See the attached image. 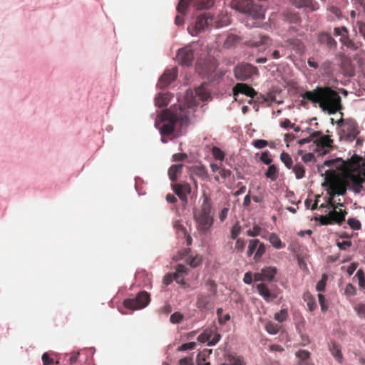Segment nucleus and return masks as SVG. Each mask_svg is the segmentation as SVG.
<instances>
[{
	"instance_id": "nucleus-1",
	"label": "nucleus",
	"mask_w": 365,
	"mask_h": 365,
	"mask_svg": "<svg viewBox=\"0 0 365 365\" xmlns=\"http://www.w3.org/2000/svg\"><path fill=\"white\" fill-rule=\"evenodd\" d=\"M209 98V93L205 90L204 85L200 86L195 90H187L184 96L183 106H175L172 109L163 110L160 115V120L163 125L160 129V134L164 135H171L178 122L180 125H185L188 121L190 112L185 109L192 108L198 105L199 101H205Z\"/></svg>"
},
{
	"instance_id": "nucleus-2",
	"label": "nucleus",
	"mask_w": 365,
	"mask_h": 365,
	"mask_svg": "<svg viewBox=\"0 0 365 365\" xmlns=\"http://www.w3.org/2000/svg\"><path fill=\"white\" fill-rule=\"evenodd\" d=\"M347 188V183L346 182L344 176L341 179L334 181L330 184L329 189L327 190L329 197L327 200V204H322L320 207L331 208V210L329 212L328 215L320 216L319 221L322 225L333 224L341 225V224L345 220V216L347 212L345 209H340L339 211L336 210L337 206L334 204V197L336 195H345Z\"/></svg>"
},
{
	"instance_id": "nucleus-3",
	"label": "nucleus",
	"mask_w": 365,
	"mask_h": 365,
	"mask_svg": "<svg viewBox=\"0 0 365 365\" xmlns=\"http://www.w3.org/2000/svg\"><path fill=\"white\" fill-rule=\"evenodd\" d=\"M304 100L319 106L329 114H334L342 108L341 99L339 93L329 86H317L313 91H308L301 95Z\"/></svg>"
},
{
	"instance_id": "nucleus-4",
	"label": "nucleus",
	"mask_w": 365,
	"mask_h": 365,
	"mask_svg": "<svg viewBox=\"0 0 365 365\" xmlns=\"http://www.w3.org/2000/svg\"><path fill=\"white\" fill-rule=\"evenodd\" d=\"M194 219L201 228H210L214 222V211L209 196L204 194L200 207L193 211Z\"/></svg>"
},
{
	"instance_id": "nucleus-5",
	"label": "nucleus",
	"mask_w": 365,
	"mask_h": 365,
	"mask_svg": "<svg viewBox=\"0 0 365 365\" xmlns=\"http://www.w3.org/2000/svg\"><path fill=\"white\" fill-rule=\"evenodd\" d=\"M224 18L223 21H215L210 13H204L197 16L193 26H189L187 27V31L192 36H197L199 33L205 31L210 26L218 28L229 24V17L225 16Z\"/></svg>"
},
{
	"instance_id": "nucleus-6",
	"label": "nucleus",
	"mask_w": 365,
	"mask_h": 365,
	"mask_svg": "<svg viewBox=\"0 0 365 365\" xmlns=\"http://www.w3.org/2000/svg\"><path fill=\"white\" fill-rule=\"evenodd\" d=\"M230 5L233 9L247 13L255 19H262L264 18L265 9L263 6L258 4H253L248 0H231Z\"/></svg>"
},
{
	"instance_id": "nucleus-7",
	"label": "nucleus",
	"mask_w": 365,
	"mask_h": 365,
	"mask_svg": "<svg viewBox=\"0 0 365 365\" xmlns=\"http://www.w3.org/2000/svg\"><path fill=\"white\" fill-rule=\"evenodd\" d=\"M337 125L340 128L339 135L341 140L351 143L359 134L358 125L353 119L341 118L337 121Z\"/></svg>"
},
{
	"instance_id": "nucleus-8",
	"label": "nucleus",
	"mask_w": 365,
	"mask_h": 365,
	"mask_svg": "<svg viewBox=\"0 0 365 365\" xmlns=\"http://www.w3.org/2000/svg\"><path fill=\"white\" fill-rule=\"evenodd\" d=\"M344 177L347 186L355 193H359L362 190V184L365 182V172H345Z\"/></svg>"
},
{
	"instance_id": "nucleus-9",
	"label": "nucleus",
	"mask_w": 365,
	"mask_h": 365,
	"mask_svg": "<svg viewBox=\"0 0 365 365\" xmlns=\"http://www.w3.org/2000/svg\"><path fill=\"white\" fill-rule=\"evenodd\" d=\"M334 35L340 36L339 41L341 43L352 51H356L361 46L360 41L350 38L349 30L345 26L335 27Z\"/></svg>"
},
{
	"instance_id": "nucleus-10",
	"label": "nucleus",
	"mask_w": 365,
	"mask_h": 365,
	"mask_svg": "<svg viewBox=\"0 0 365 365\" xmlns=\"http://www.w3.org/2000/svg\"><path fill=\"white\" fill-rule=\"evenodd\" d=\"M150 301V294L145 291H142L135 298L125 299L123 305L127 309L136 310L147 307Z\"/></svg>"
},
{
	"instance_id": "nucleus-11",
	"label": "nucleus",
	"mask_w": 365,
	"mask_h": 365,
	"mask_svg": "<svg viewBox=\"0 0 365 365\" xmlns=\"http://www.w3.org/2000/svg\"><path fill=\"white\" fill-rule=\"evenodd\" d=\"M257 68L248 63H241L237 64L234 69L235 78L242 81H245L257 74Z\"/></svg>"
},
{
	"instance_id": "nucleus-12",
	"label": "nucleus",
	"mask_w": 365,
	"mask_h": 365,
	"mask_svg": "<svg viewBox=\"0 0 365 365\" xmlns=\"http://www.w3.org/2000/svg\"><path fill=\"white\" fill-rule=\"evenodd\" d=\"M212 295L200 292L197 295L196 307L200 311H207L213 309L214 299Z\"/></svg>"
},
{
	"instance_id": "nucleus-13",
	"label": "nucleus",
	"mask_w": 365,
	"mask_h": 365,
	"mask_svg": "<svg viewBox=\"0 0 365 365\" xmlns=\"http://www.w3.org/2000/svg\"><path fill=\"white\" fill-rule=\"evenodd\" d=\"M221 339L220 334L215 329H207L197 336V340L201 343L207 342L208 346L215 345Z\"/></svg>"
},
{
	"instance_id": "nucleus-14",
	"label": "nucleus",
	"mask_w": 365,
	"mask_h": 365,
	"mask_svg": "<svg viewBox=\"0 0 365 365\" xmlns=\"http://www.w3.org/2000/svg\"><path fill=\"white\" fill-rule=\"evenodd\" d=\"M232 91L235 101H240L239 98L240 95H245L250 98H254L257 95V92L252 86L243 83H237L233 87Z\"/></svg>"
},
{
	"instance_id": "nucleus-15",
	"label": "nucleus",
	"mask_w": 365,
	"mask_h": 365,
	"mask_svg": "<svg viewBox=\"0 0 365 365\" xmlns=\"http://www.w3.org/2000/svg\"><path fill=\"white\" fill-rule=\"evenodd\" d=\"M177 59L181 65L190 66L194 59L193 50L190 46L179 49L177 53Z\"/></svg>"
},
{
	"instance_id": "nucleus-16",
	"label": "nucleus",
	"mask_w": 365,
	"mask_h": 365,
	"mask_svg": "<svg viewBox=\"0 0 365 365\" xmlns=\"http://www.w3.org/2000/svg\"><path fill=\"white\" fill-rule=\"evenodd\" d=\"M277 273V269L274 267H267L261 269L260 272L254 274L255 282L267 281L271 282L274 278Z\"/></svg>"
},
{
	"instance_id": "nucleus-17",
	"label": "nucleus",
	"mask_w": 365,
	"mask_h": 365,
	"mask_svg": "<svg viewBox=\"0 0 365 365\" xmlns=\"http://www.w3.org/2000/svg\"><path fill=\"white\" fill-rule=\"evenodd\" d=\"M177 77V69L166 70L160 76L158 85L160 88H164L170 85Z\"/></svg>"
},
{
	"instance_id": "nucleus-18",
	"label": "nucleus",
	"mask_w": 365,
	"mask_h": 365,
	"mask_svg": "<svg viewBox=\"0 0 365 365\" xmlns=\"http://www.w3.org/2000/svg\"><path fill=\"white\" fill-rule=\"evenodd\" d=\"M176 195L185 202H187V195L191 192V186L187 182L177 183L173 185Z\"/></svg>"
},
{
	"instance_id": "nucleus-19",
	"label": "nucleus",
	"mask_w": 365,
	"mask_h": 365,
	"mask_svg": "<svg viewBox=\"0 0 365 365\" xmlns=\"http://www.w3.org/2000/svg\"><path fill=\"white\" fill-rule=\"evenodd\" d=\"M363 160L361 157L354 155L345 163L346 172L364 171L361 168Z\"/></svg>"
},
{
	"instance_id": "nucleus-20",
	"label": "nucleus",
	"mask_w": 365,
	"mask_h": 365,
	"mask_svg": "<svg viewBox=\"0 0 365 365\" xmlns=\"http://www.w3.org/2000/svg\"><path fill=\"white\" fill-rule=\"evenodd\" d=\"M270 42L271 40L269 36L259 34L247 41L245 43L250 47H259L262 45H269Z\"/></svg>"
},
{
	"instance_id": "nucleus-21",
	"label": "nucleus",
	"mask_w": 365,
	"mask_h": 365,
	"mask_svg": "<svg viewBox=\"0 0 365 365\" xmlns=\"http://www.w3.org/2000/svg\"><path fill=\"white\" fill-rule=\"evenodd\" d=\"M190 251V249H185L184 250L180 251L179 252L180 258H185V262L187 264L192 267H196L201 263L202 257L200 255H196L195 257L188 256Z\"/></svg>"
},
{
	"instance_id": "nucleus-22",
	"label": "nucleus",
	"mask_w": 365,
	"mask_h": 365,
	"mask_svg": "<svg viewBox=\"0 0 365 365\" xmlns=\"http://www.w3.org/2000/svg\"><path fill=\"white\" fill-rule=\"evenodd\" d=\"M256 288L259 294L267 302H272L277 297V295L274 293H272L267 286L264 283L258 284Z\"/></svg>"
},
{
	"instance_id": "nucleus-23",
	"label": "nucleus",
	"mask_w": 365,
	"mask_h": 365,
	"mask_svg": "<svg viewBox=\"0 0 365 365\" xmlns=\"http://www.w3.org/2000/svg\"><path fill=\"white\" fill-rule=\"evenodd\" d=\"M188 269L183 264H178L175 272L173 274V279L182 286L186 287L187 284L184 281V277L187 274Z\"/></svg>"
},
{
	"instance_id": "nucleus-24",
	"label": "nucleus",
	"mask_w": 365,
	"mask_h": 365,
	"mask_svg": "<svg viewBox=\"0 0 365 365\" xmlns=\"http://www.w3.org/2000/svg\"><path fill=\"white\" fill-rule=\"evenodd\" d=\"M318 41L320 43L324 44L330 48L336 47V41L328 32H322L319 34Z\"/></svg>"
},
{
	"instance_id": "nucleus-25",
	"label": "nucleus",
	"mask_w": 365,
	"mask_h": 365,
	"mask_svg": "<svg viewBox=\"0 0 365 365\" xmlns=\"http://www.w3.org/2000/svg\"><path fill=\"white\" fill-rule=\"evenodd\" d=\"M286 44L291 46L297 53L302 54L305 51V46L300 39L289 38L286 41Z\"/></svg>"
},
{
	"instance_id": "nucleus-26",
	"label": "nucleus",
	"mask_w": 365,
	"mask_h": 365,
	"mask_svg": "<svg viewBox=\"0 0 365 365\" xmlns=\"http://www.w3.org/2000/svg\"><path fill=\"white\" fill-rule=\"evenodd\" d=\"M317 148H322L324 149V153H326L329 151V148L331 146L333 140L329 135H322L314 140Z\"/></svg>"
},
{
	"instance_id": "nucleus-27",
	"label": "nucleus",
	"mask_w": 365,
	"mask_h": 365,
	"mask_svg": "<svg viewBox=\"0 0 365 365\" xmlns=\"http://www.w3.org/2000/svg\"><path fill=\"white\" fill-rule=\"evenodd\" d=\"M190 170L192 174L198 176L203 180H207L209 179L207 170L203 165L191 166Z\"/></svg>"
},
{
	"instance_id": "nucleus-28",
	"label": "nucleus",
	"mask_w": 365,
	"mask_h": 365,
	"mask_svg": "<svg viewBox=\"0 0 365 365\" xmlns=\"http://www.w3.org/2000/svg\"><path fill=\"white\" fill-rule=\"evenodd\" d=\"M295 355L299 359L297 365H313L312 363L308 361V359L310 357V353L308 351L299 350Z\"/></svg>"
},
{
	"instance_id": "nucleus-29",
	"label": "nucleus",
	"mask_w": 365,
	"mask_h": 365,
	"mask_svg": "<svg viewBox=\"0 0 365 365\" xmlns=\"http://www.w3.org/2000/svg\"><path fill=\"white\" fill-rule=\"evenodd\" d=\"M182 164L172 165L168 170V175L171 181L175 182L178 179V175L182 173Z\"/></svg>"
},
{
	"instance_id": "nucleus-30",
	"label": "nucleus",
	"mask_w": 365,
	"mask_h": 365,
	"mask_svg": "<svg viewBox=\"0 0 365 365\" xmlns=\"http://www.w3.org/2000/svg\"><path fill=\"white\" fill-rule=\"evenodd\" d=\"M240 41V38L233 34H230L227 36L226 39L224 42V47L226 48H230L236 46Z\"/></svg>"
},
{
	"instance_id": "nucleus-31",
	"label": "nucleus",
	"mask_w": 365,
	"mask_h": 365,
	"mask_svg": "<svg viewBox=\"0 0 365 365\" xmlns=\"http://www.w3.org/2000/svg\"><path fill=\"white\" fill-rule=\"evenodd\" d=\"M194 7L197 10L207 9L214 4V0H192Z\"/></svg>"
},
{
	"instance_id": "nucleus-32",
	"label": "nucleus",
	"mask_w": 365,
	"mask_h": 365,
	"mask_svg": "<svg viewBox=\"0 0 365 365\" xmlns=\"http://www.w3.org/2000/svg\"><path fill=\"white\" fill-rule=\"evenodd\" d=\"M303 299L307 302L309 311L313 312L317 308V303L314 296L309 292L304 293Z\"/></svg>"
},
{
	"instance_id": "nucleus-33",
	"label": "nucleus",
	"mask_w": 365,
	"mask_h": 365,
	"mask_svg": "<svg viewBox=\"0 0 365 365\" xmlns=\"http://www.w3.org/2000/svg\"><path fill=\"white\" fill-rule=\"evenodd\" d=\"M170 101L169 95L168 93H160L155 98V104L158 108L166 106Z\"/></svg>"
},
{
	"instance_id": "nucleus-34",
	"label": "nucleus",
	"mask_w": 365,
	"mask_h": 365,
	"mask_svg": "<svg viewBox=\"0 0 365 365\" xmlns=\"http://www.w3.org/2000/svg\"><path fill=\"white\" fill-rule=\"evenodd\" d=\"M330 351L332 356L338 361L340 364L342 363V353L339 345L336 343H332L329 347Z\"/></svg>"
},
{
	"instance_id": "nucleus-35",
	"label": "nucleus",
	"mask_w": 365,
	"mask_h": 365,
	"mask_svg": "<svg viewBox=\"0 0 365 365\" xmlns=\"http://www.w3.org/2000/svg\"><path fill=\"white\" fill-rule=\"evenodd\" d=\"M294 4L297 7H306L311 11L317 9L316 2L314 0H295Z\"/></svg>"
},
{
	"instance_id": "nucleus-36",
	"label": "nucleus",
	"mask_w": 365,
	"mask_h": 365,
	"mask_svg": "<svg viewBox=\"0 0 365 365\" xmlns=\"http://www.w3.org/2000/svg\"><path fill=\"white\" fill-rule=\"evenodd\" d=\"M227 363H223L221 365H246L243 358L240 356L229 355L227 356Z\"/></svg>"
},
{
	"instance_id": "nucleus-37",
	"label": "nucleus",
	"mask_w": 365,
	"mask_h": 365,
	"mask_svg": "<svg viewBox=\"0 0 365 365\" xmlns=\"http://www.w3.org/2000/svg\"><path fill=\"white\" fill-rule=\"evenodd\" d=\"M278 170L275 165H269L267 170L265 172L266 178L272 181H275L278 178Z\"/></svg>"
},
{
	"instance_id": "nucleus-38",
	"label": "nucleus",
	"mask_w": 365,
	"mask_h": 365,
	"mask_svg": "<svg viewBox=\"0 0 365 365\" xmlns=\"http://www.w3.org/2000/svg\"><path fill=\"white\" fill-rule=\"evenodd\" d=\"M191 2H192V0H180L176 7L177 12L181 15H185Z\"/></svg>"
},
{
	"instance_id": "nucleus-39",
	"label": "nucleus",
	"mask_w": 365,
	"mask_h": 365,
	"mask_svg": "<svg viewBox=\"0 0 365 365\" xmlns=\"http://www.w3.org/2000/svg\"><path fill=\"white\" fill-rule=\"evenodd\" d=\"M292 168L297 179H302L304 177L305 168L302 164L297 163L294 166H292Z\"/></svg>"
},
{
	"instance_id": "nucleus-40",
	"label": "nucleus",
	"mask_w": 365,
	"mask_h": 365,
	"mask_svg": "<svg viewBox=\"0 0 365 365\" xmlns=\"http://www.w3.org/2000/svg\"><path fill=\"white\" fill-rule=\"evenodd\" d=\"M177 237L179 239H185L187 246L191 245L192 240L190 234L187 232V230H178Z\"/></svg>"
},
{
	"instance_id": "nucleus-41",
	"label": "nucleus",
	"mask_w": 365,
	"mask_h": 365,
	"mask_svg": "<svg viewBox=\"0 0 365 365\" xmlns=\"http://www.w3.org/2000/svg\"><path fill=\"white\" fill-rule=\"evenodd\" d=\"M280 326L273 322H268L265 325L266 331L270 334H276L279 332Z\"/></svg>"
},
{
	"instance_id": "nucleus-42",
	"label": "nucleus",
	"mask_w": 365,
	"mask_h": 365,
	"mask_svg": "<svg viewBox=\"0 0 365 365\" xmlns=\"http://www.w3.org/2000/svg\"><path fill=\"white\" fill-rule=\"evenodd\" d=\"M280 160L288 169L292 168L293 161L291 156L287 153L282 152L280 155Z\"/></svg>"
},
{
	"instance_id": "nucleus-43",
	"label": "nucleus",
	"mask_w": 365,
	"mask_h": 365,
	"mask_svg": "<svg viewBox=\"0 0 365 365\" xmlns=\"http://www.w3.org/2000/svg\"><path fill=\"white\" fill-rule=\"evenodd\" d=\"M269 242L277 249L285 247V244L282 243L279 237L275 234H272L269 236Z\"/></svg>"
},
{
	"instance_id": "nucleus-44",
	"label": "nucleus",
	"mask_w": 365,
	"mask_h": 365,
	"mask_svg": "<svg viewBox=\"0 0 365 365\" xmlns=\"http://www.w3.org/2000/svg\"><path fill=\"white\" fill-rule=\"evenodd\" d=\"M264 253H265V246L264 245L263 243H260L259 242V245L257 246V251L254 256L255 261L259 262Z\"/></svg>"
},
{
	"instance_id": "nucleus-45",
	"label": "nucleus",
	"mask_w": 365,
	"mask_h": 365,
	"mask_svg": "<svg viewBox=\"0 0 365 365\" xmlns=\"http://www.w3.org/2000/svg\"><path fill=\"white\" fill-rule=\"evenodd\" d=\"M222 308H218L216 312L218 317V321L220 324H225L227 321L230 319V316L229 314L222 315Z\"/></svg>"
},
{
	"instance_id": "nucleus-46",
	"label": "nucleus",
	"mask_w": 365,
	"mask_h": 365,
	"mask_svg": "<svg viewBox=\"0 0 365 365\" xmlns=\"http://www.w3.org/2000/svg\"><path fill=\"white\" fill-rule=\"evenodd\" d=\"M218 174V175H216L215 177V180L217 182L220 181V177L224 180L230 178L232 174V172L228 169L222 168L219 170Z\"/></svg>"
},
{
	"instance_id": "nucleus-47",
	"label": "nucleus",
	"mask_w": 365,
	"mask_h": 365,
	"mask_svg": "<svg viewBox=\"0 0 365 365\" xmlns=\"http://www.w3.org/2000/svg\"><path fill=\"white\" fill-rule=\"evenodd\" d=\"M288 312L287 309H282L280 312L275 313L274 319L279 322H283L287 319Z\"/></svg>"
},
{
	"instance_id": "nucleus-48",
	"label": "nucleus",
	"mask_w": 365,
	"mask_h": 365,
	"mask_svg": "<svg viewBox=\"0 0 365 365\" xmlns=\"http://www.w3.org/2000/svg\"><path fill=\"white\" fill-rule=\"evenodd\" d=\"M327 279H328L327 274H323L322 276V279L317 282V286H316V289L318 292H322L325 289Z\"/></svg>"
},
{
	"instance_id": "nucleus-49",
	"label": "nucleus",
	"mask_w": 365,
	"mask_h": 365,
	"mask_svg": "<svg viewBox=\"0 0 365 365\" xmlns=\"http://www.w3.org/2000/svg\"><path fill=\"white\" fill-rule=\"evenodd\" d=\"M259 245V240L254 239L251 240L249 242L247 255L251 256L253 255L255 251H257V246Z\"/></svg>"
},
{
	"instance_id": "nucleus-50",
	"label": "nucleus",
	"mask_w": 365,
	"mask_h": 365,
	"mask_svg": "<svg viewBox=\"0 0 365 365\" xmlns=\"http://www.w3.org/2000/svg\"><path fill=\"white\" fill-rule=\"evenodd\" d=\"M206 287L208 288V291L210 292V294L215 296L217 293V284L212 279H208L205 282Z\"/></svg>"
},
{
	"instance_id": "nucleus-51",
	"label": "nucleus",
	"mask_w": 365,
	"mask_h": 365,
	"mask_svg": "<svg viewBox=\"0 0 365 365\" xmlns=\"http://www.w3.org/2000/svg\"><path fill=\"white\" fill-rule=\"evenodd\" d=\"M212 153L216 160H223L225 158V153L217 147H214L212 148Z\"/></svg>"
},
{
	"instance_id": "nucleus-52",
	"label": "nucleus",
	"mask_w": 365,
	"mask_h": 365,
	"mask_svg": "<svg viewBox=\"0 0 365 365\" xmlns=\"http://www.w3.org/2000/svg\"><path fill=\"white\" fill-rule=\"evenodd\" d=\"M356 276L359 279V286L361 289H365V275L362 269H359L356 272Z\"/></svg>"
},
{
	"instance_id": "nucleus-53",
	"label": "nucleus",
	"mask_w": 365,
	"mask_h": 365,
	"mask_svg": "<svg viewBox=\"0 0 365 365\" xmlns=\"http://www.w3.org/2000/svg\"><path fill=\"white\" fill-rule=\"evenodd\" d=\"M207 354L205 352H200L197 356V365H210V362H206Z\"/></svg>"
},
{
	"instance_id": "nucleus-54",
	"label": "nucleus",
	"mask_w": 365,
	"mask_h": 365,
	"mask_svg": "<svg viewBox=\"0 0 365 365\" xmlns=\"http://www.w3.org/2000/svg\"><path fill=\"white\" fill-rule=\"evenodd\" d=\"M354 310L356 312V314L359 317L365 319V304H356L354 307Z\"/></svg>"
},
{
	"instance_id": "nucleus-55",
	"label": "nucleus",
	"mask_w": 365,
	"mask_h": 365,
	"mask_svg": "<svg viewBox=\"0 0 365 365\" xmlns=\"http://www.w3.org/2000/svg\"><path fill=\"white\" fill-rule=\"evenodd\" d=\"M196 347V343L195 342H189L182 344L178 348V351H184L186 350H192L195 349Z\"/></svg>"
},
{
	"instance_id": "nucleus-56",
	"label": "nucleus",
	"mask_w": 365,
	"mask_h": 365,
	"mask_svg": "<svg viewBox=\"0 0 365 365\" xmlns=\"http://www.w3.org/2000/svg\"><path fill=\"white\" fill-rule=\"evenodd\" d=\"M252 144L258 149H262L268 145V142L266 140L257 139L252 141Z\"/></svg>"
},
{
	"instance_id": "nucleus-57",
	"label": "nucleus",
	"mask_w": 365,
	"mask_h": 365,
	"mask_svg": "<svg viewBox=\"0 0 365 365\" xmlns=\"http://www.w3.org/2000/svg\"><path fill=\"white\" fill-rule=\"evenodd\" d=\"M183 319V316L182 314L179 312H175L171 314L170 317V321L173 324L180 323Z\"/></svg>"
},
{
	"instance_id": "nucleus-58",
	"label": "nucleus",
	"mask_w": 365,
	"mask_h": 365,
	"mask_svg": "<svg viewBox=\"0 0 365 365\" xmlns=\"http://www.w3.org/2000/svg\"><path fill=\"white\" fill-rule=\"evenodd\" d=\"M336 245L341 249V250H346L347 247H350L351 245V242L349 240H342L340 241V240H338L336 241Z\"/></svg>"
},
{
	"instance_id": "nucleus-59",
	"label": "nucleus",
	"mask_w": 365,
	"mask_h": 365,
	"mask_svg": "<svg viewBox=\"0 0 365 365\" xmlns=\"http://www.w3.org/2000/svg\"><path fill=\"white\" fill-rule=\"evenodd\" d=\"M318 299H319V302L321 306L322 311V312L327 311L328 309V305L326 302V299H325L324 296L322 294H319Z\"/></svg>"
},
{
	"instance_id": "nucleus-60",
	"label": "nucleus",
	"mask_w": 365,
	"mask_h": 365,
	"mask_svg": "<svg viewBox=\"0 0 365 365\" xmlns=\"http://www.w3.org/2000/svg\"><path fill=\"white\" fill-rule=\"evenodd\" d=\"M260 160L265 165H270L272 163V159L269 156V151H264L262 153Z\"/></svg>"
},
{
	"instance_id": "nucleus-61",
	"label": "nucleus",
	"mask_w": 365,
	"mask_h": 365,
	"mask_svg": "<svg viewBox=\"0 0 365 365\" xmlns=\"http://www.w3.org/2000/svg\"><path fill=\"white\" fill-rule=\"evenodd\" d=\"M179 365H194L193 358L192 356H187L182 358L178 361Z\"/></svg>"
},
{
	"instance_id": "nucleus-62",
	"label": "nucleus",
	"mask_w": 365,
	"mask_h": 365,
	"mask_svg": "<svg viewBox=\"0 0 365 365\" xmlns=\"http://www.w3.org/2000/svg\"><path fill=\"white\" fill-rule=\"evenodd\" d=\"M253 280L255 281L254 274L251 272H247L245 274L243 282L246 284H251Z\"/></svg>"
},
{
	"instance_id": "nucleus-63",
	"label": "nucleus",
	"mask_w": 365,
	"mask_h": 365,
	"mask_svg": "<svg viewBox=\"0 0 365 365\" xmlns=\"http://www.w3.org/2000/svg\"><path fill=\"white\" fill-rule=\"evenodd\" d=\"M344 292L346 295L354 296L356 294V289L351 284H348Z\"/></svg>"
},
{
	"instance_id": "nucleus-64",
	"label": "nucleus",
	"mask_w": 365,
	"mask_h": 365,
	"mask_svg": "<svg viewBox=\"0 0 365 365\" xmlns=\"http://www.w3.org/2000/svg\"><path fill=\"white\" fill-rule=\"evenodd\" d=\"M356 26H358L359 34L365 39V23H364L362 21H357Z\"/></svg>"
}]
</instances>
